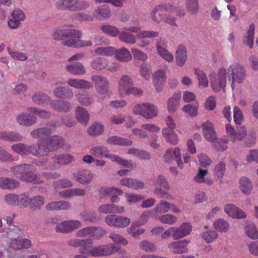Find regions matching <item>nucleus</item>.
Returning a JSON list of instances; mask_svg holds the SVG:
<instances>
[{
    "label": "nucleus",
    "mask_w": 258,
    "mask_h": 258,
    "mask_svg": "<svg viewBox=\"0 0 258 258\" xmlns=\"http://www.w3.org/2000/svg\"><path fill=\"white\" fill-rule=\"evenodd\" d=\"M228 74H229V80L231 82V86L233 90L236 88V83H242L246 77L244 68L239 63L230 65L228 70L224 67H221L216 74L210 76L211 87L214 91L219 92L224 90Z\"/></svg>",
    "instance_id": "1"
},
{
    "label": "nucleus",
    "mask_w": 258,
    "mask_h": 258,
    "mask_svg": "<svg viewBox=\"0 0 258 258\" xmlns=\"http://www.w3.org/2000/svg\"><path fill=\"white\" fill-rule=\"evenodd\" d=\"M131 33H138L137 37L140 39L155 38L159 35V33L157 31H141V27L137 25L123 29L122 31L119 33L118 35V38L121 41L125 43L134 44L136 43L137 38L135 35Z\"/></svg>",
    "instance_id": "2"
},
{
    "label": "nucleus",
    "mask_w": 258,
    "mask_h": 258,
    "mask_svg": "<svg viewBox=\"0 0 258 258\" xmlns=\"http://www.w3.org/2000/svg\"><path fill=\"white\" fill-rule=\"evenodd\" d=\"M90 153L94 156H101L109 159L111 161L115 162L119 165L125 167H132L133 164L131 161L122 159L115 155L110 154L108 148L103 146H97L92 147Z\"/></svg>",
    "instance_id": "3"
},
{
    "label": "nucleus",
    "mask_w": 258,
    "mask_h": 258,
    "mask_svg": "<svg viewBox=\"0 0 258 258\" xmlns=\"http://www.w3.org/2000/svg\"><path fill=\"white\" fill-rule=\"evenodd\" d=\"M34 169L30 165L22 164L13 166L10 168V172L14 175L18 176L22 180L27 182L39 183L36 180V176L33 173Z\"/></svg>",
    "instance_id": "4"
},
{
    "label": "nucleus",
    "mask_w": 258,
    "mask_h": 258,
    "mask_svg": "<svg viewBox=\"0 0 258 258\" xmlns=\"http://www.w3.org/2000/svg\"><path fill=\"white\" fill-rule=\"evenodd\" d=\"M116 250L115 246L112 244H110L106 245L91 246L82 248L80 252L82 254L88 256L98 257L110 255Z\"/></svg>",
    "instance_id": "5"
},
{
    "label": "nucleus",
    "mask_w": 258,
    "mask_h": 258,
    "mask_svg": "<svg viewBox=\"0 0 258 258\" xmlns=\"http://www.w3.org/2000/svg\"><path fill=\"white\" fill-rule=\"evenodd\" d=\"M133 113L149 119L156 117L158 114V110L153 104L143 103L135 105L133 108Z\"/></svg>",
    "instance_id": "6"
},
{
    "label": "nucleus",
    "mask_w": 258,
    "mask_h": 258,
    "mask_svg": "<svg viewBox=\"0 0 258 258\" xmlns=\"http://www.w3.org/2000/svg\"><path fill=\"white\" fill-rule=\"evenodd\" d=\"M105 223L110 227L119 228L126 227L131 223L129 218L117 215H108L105 218Z\"/></svg>",
    "instance_id": "7"
},
{
    "label": "nucleus",
    "mask_w": 258,
    "mask_h": 258,
    "mask_svg": "<svg viewBox=\"0 0 258 258\" xmlns=\"http://www.w3.org/2000/svg\"><path fill=\"white\" fill-rule=\"evenodd\" d=\"M165 162L170 163L175 160L178 166L183 168V163L181 160V154L180 149L179 147L170 148L165 151L163 156Z\"/></svg>",
    "instance_id": "8"
},
{
    "label": "nucleus",
    "mask_w": 258,
    "mask_h": 258,
    "mask_svg": "<svg viewBox=\"0 0 258 258\" xmlns=\"http://www.w3.org/2000/svg\"><path fill=\"white\" fill-rule=\"evenodd\" d=\"M57 7L60 9H68L73 11H78L87 8V3H79V0H58Z\"/></svg>",
    "instance_id": "9"
},
{
    "label": "nucleus",
    "mask_w": 258,
    "mask_h": 258,
    "mask_svg": "<svg viewBox=\"0 0 258 258\" xmlns=\"http://www.w3.org/2000/svg\"><path fill=\"white\" fill-rule=\"evenodd\" d=\"M169 210H171L174 213L177 214L180 212L179 209H178L174 204L162 200L153 210V217L155 218L160 216L159 214L162 213H166Z\"/></svg>",
    "instance_id": "10"
},
{
    "label": "nucleus",
    "mask_w": 258,
    "mask_h": 258,
    "mask_svg": "<svg viewBox=\"0 0 258 258\" xmlns=\"http://www.w3.org/2000/svg\"><path fill=\"white\" fill-rule=\"evenodd\" d=\"M167 80L165 71L162 69L156 70L152 76V82L157 93L161 92Z\"/></svg>",
    "instance_id": "11"
},
{
    "label": "nucleus",
    "mask_w": 258,
    "mask_h": 258,
    "mask_svg": "<svg viewBox=\"0 0 258 258\" xmlns=\"http://www.w3.org/2000/svg\"><path fill=\"white\" fill-rule=\"evenodd\" d=\"M94 83L96 90L100 97L106 94L109 90V82L106 78L100 76H94L91 78Z\"/></svg>",
    "instance_id": "12"
},
{
    "label": "nucleus",
    "mask_w": 258,
    "mask_h": 258,
    "mask_svg": "<svg viewBox=\"0 0 258 258\" xmlns=\"http://www.w3.org/2000/svg\"><path fill=\"white\" fill-rule=\"evenodd\" d=\"M80 35L76 29H68V28H57L53 30L52 37V38L55 40L61 41L63 44V40L66 39V37L69 36H78Z\"/></svg>",
    "instance_id": "13"
},
{
    "label": "nucleus",
    "mask_w": 258,
    "mask_h": 258,
    "mask_svg": "<svg viewBox=\"0 0 258 258\" xmlns=\"http://www.w3.org/2000/svg\"><path fill=\"white\" fill-rule=\"evenodd\" d=\"M202 132L204 138L209 142L213 143L217 139V135L213 123L207 120L202 124Z\"/></svg>",
    "instance_id": "14"
},
{
    "label": "nucleus",
    "mask_w": 258,
    "mask_h": 258,
    "mask_svg": "<svg viewBox=\"0 0 258 258\" xmlns=\"http://www.w3.org/2000/svg\"><path fill=\"white\" fill-rule=\"evenodd\" d=\"M22 234V231L17 227L10 229L9 235L10 237L9 243L11 247L16 249H22L21 237Z\"/></svg>",
    "instance_id": "15"
},
{
    "label": "nucleus",
    "mask_w": 258,
    "mask_h": 258,
    "mask_svg": "<svg viewBox=\"0 0 258 258\" xmlns=\"http://www.w3.org/2000/svg\"><path fill=\"white\" fill-rule=\"evenodd\" d=\"M225 213L232 219H244L246 213L233 204H226L223 208Z\"/></svg>",
    "instance_id": "16"
},
{
    "label": "nucleus",
    "mask_w": 258,
    "mask_h": 258,
    "mask_svg": "<svg viewBox=\"0 0 258 258\" xmlns=\"http://www.w3.org/2000/svg\"><path fill=\"white\" fill-rule=\"evenodd\" d=\"M189 243V241L186 239L172 241L168 244V248L174 254H182L187 252Z\"/></svg>",
    "instance_id": "17"
},
{
    "label": "nucleus",
    "mask_w": 258,
    "mask_h": 258,
    "mask_svg": "<svg viewBox=\"0 0 258 258\" xmlns=\"http://www.w3.org/2000/svg\"><path fill=\"white\" fill-rule=\"evenodd\" d=\"M134 85L133 79L127 75H123L118 81L117 91L120 96L126 95L131 87Z\"/></svg>",
    "instance_id": "18"
},
{
    "label": "nucleus",
    "mask_w": 258,
    "mask_h": 258,
    "mask_svg": "<svg viewBox=\"0 0 258 258\" xmlns=\"http://www.w3.org/2000/svg\"><path fill=\"white\" fill-rule=\"evenodd\" d=\"M100 192L101 198H103L105 196H109L111 197L110 201L112 203H117L119 200L117 196L121 195L123 194V191L117 188L110 187L102 188L100 190Z\"/></svg>",
    "instance_id": "19"
},
{
    "label": "nucleus",
    "mask_w": 258,
    "mask_h": 258,
    "mask_svg": "<svg viewBox=\"0 0 258 258\" xmlns=\"http://www.w3.org/2000/svg\"><path fill=\"white\" fill-rule=\"evenodd\" d=\"M187 58V49L185 46L180 45L175 52V61L178 67H182Z\"/></svg>",
    "instance_id": "20"
},
{
    "label": "nucleus",
    "mask_w": 258,
    "mask_h": 258,
    "mask_svg": "<svg viewBox=\"0 0 258 258\" xmlns=\"http://www.w3.org/2000/svg\"><path fill=\"white\" fill-rule=\"evenodd\" d=\"M181 94L179 92L174 93L170 97L167 102V109L170 113L175 112L180 103Z\"/></svg>",
    "instance_id": "21"
},
{
    "label": "nucleus",
    "mask_w": 258,
    "mask_h": 258,
    "mask_svg": "<svg viewBox=\"0 0 258 258\" xmlns=\"http://www.w3.org/2000/svg\"><path fill=\"white\" fill-rule=\"evenodd\" d=\"M28 111L29 112L22 113L17 116V121L20 125L30 126L36 122V118L30 114L31 113L29 111V109Z\"/></svg>",
    "instance_id": "22"
},
{
    "label": "nucleus",
    "mask_w": 258,
    "mask_h": 258,
    "mask_svg": "<svg viewBox=\"0 0 258 258\" xmlns=\"http://www.w3.org/2000/svg\"><path fill=\"white\" fill-rule=\"evenodd\" d=\"M98 211L101 213H122L124 212V207L118 206L113 204H106L100 205Z\"/></svg>",
    "instance_id": "23"
},
{
    "label": "nucleus",
    "mask_w": 258,
    "mask_h": 258,
    "mask_svg": "<svg viewBox=\"0 0 258 258\" xmlns=\"http://www.w3.org/2000/svg\"><path fill=\"white\" fill-rule=\"evenodd\" d=\"M213 227L217 232L225 233L228 232L230 228L228 221L223 218H219L213 222Z\"/></svg>",
    "instance_id": "24"
},
{
    "label": "nucleus",
    "mask_w": 258,
    "mask_h": 258,
    "mask_svg": "<svg viewBox=\"0 0 258 258\" xmlns=\"http://www.w3.org/2000/svg\"><path fill=\"white\" fill-rule=\"evenodd\" d=\"M208 170L199 168L197 175L194 177V180L199 183H206L211 185L214 183L213 179L209 177H206L208 173Z\"/></svg>",
    "instance_id": "25"
},
{
    "label": "nucleus",
    "mask_w": 258,
    "mask_h": 258,
    "mask_svg": "<svg viewBox=\"0 0 258 258\" xmlns=\"http://www.w3.org/2000/svg\"><path fill=\"white\" fill-rule=\"evenodd\" d=\"M177 239H180L189 235L192 231V226L189 222L182 223L179 227H175Z\"/></svg>",
    "instance_id": "26"
},
{
    "label": "nucleus",
    "mask_w": 258,
    "mask_h": 258,
    "mask_svg": "<svg viewBox=\"0 0 258 258\" xmlns=\"http://www.w3.org/2000/svg\"><path fill=\"white\" fill-rule=\"evenodd\" d=\"M194 71L198 80V87L200 89L207 88L209 82L206 73L199 68H194Z\"/></svg>",
    "instance_id": "27"
},
{
    "label": "nucleus",
    "mask_w": 258,
    "mask_h": 258,
    "mask_svg": "<svg viewBox=\"0 0 258 258\" xmlns=\"http://www.w3.org/2000/svg\"><path fill=\"white\" fill-rule=\"evenodd\" d=\"M53 93L57 98L71 99L74 96L72 90L66 86H59L54 89Z\"/></svg>",
    "instance_id": "28"
},
{
    "label": "nucleus",
    "mask_w": 258,
    "mask_h": 258,
    "mask_svg": "<svg viewBox=\"0 0 258 258\" xmlns=\"http://www.w3.org/2000/svg\"><path fill=\"white\" fill-rule=\"evenodd\" d=\"M162 135L165 141L171 145H176L179 142L178 136L174 130H170L167 127L163 128Z\"/></svg>",
    "instance_id": "29"
},
{
    "label": "nucleus",
    "mask_w": 258,
    "mask_h": 258,
    "mask_svg": "<svg viewBox=\"0 0 258 258\" xmlns=\"http://www.w3.org/2000/svg\"><path fill=\"white\" fill-rule=\"evenodd\" d=\"M30 153L38 156L46 155L48 152L50 151L49 150L48 147L46 146L45 142H40L38 146H30Z\"/></svg>",
    "instance_id": "30"
},
{
    "label": "nucleus",
    "mask_w": 258,
    "mask_h": 258,
    "mask_svg": "<svg viewBox=\"0 0 258 258\" xmlns=\"http://www.w3.org/2000/svg\"><path fill=\"white\" fill-rule=\"evenodd\" d=\"M67 83L69 86L77 89H88L93 86L91 83L82 79H70Z\"/></svg>",
    "instance_id": "31"
},
{
    "label": "nucleus",
    "mask_w": 258,
    "mask_h": 258,
    "mask_svg": "<svg viewBox=\"0 0 258 258\" xmlns=\"http://www.w3.org/2000/svg\"><path fill=\"white\" fill-rule=\"evenodd\" d=\"M77 181L81 184H86L90 182L93 178V174L90 171L83 170L74 174Z\"/></svg>",
    "instance_id": "32"
},
{
    "label": "nucleus",
    "mask_w": 258,
    "mask_h": 258,
    "mask_svg": "<svg viewBox=\"0 0 258 258\" xmlns=\"http://www.w3.org/2000/svg\"><path fill=\"white\" fill-rule=\"evenodd\" d=\"M115 58L120 61L128 62L132 60V55L131 52L125 47L116 49L115 52Z\"/></svg>",
    "instance_id": "33"
},
{
    "label": "nucleus",
    "mask_w": 258,
    "mask_h": 258,
    "mask_svg": "<svg viewBox=\"0 0 258 258\" xmlns=\"http://www.w3.org/2000/svg\"><path fill=\"white\" fill-rule=\"evenodd\" d=\"M200 236L207 243H211L218 239V234L214 230L206 229L202 231Z\"/></svg>",
    "instance_id": "34"
},
{
    "label": "nucleus",
    "mask_w": 258,
    "mask_h": 258,
    "mask_svg": "<svg viewBox=\"0 0 258 258\" xmlns=\"http://www.w3.org/2000/svg\"><path fill=\"white\" fill-rule=\"evenodd\" d=\"M254 28L255 26L254 24L251 23L249 25L246 33L243 37V43L249 46L250 48L252 47L253 44Z\"/></svg>",
    "instance_id": "35"
},
{
    "label": "nucleus",
    "mask_w": 258,
    "mask_h": 258,
    "mask_svg": "<svg viewBox=\"0 0 258 258\" xmlns=\"http://www.w3.org/2000/svg\"><path fill=\"white\" fill-rule=\"evenodd\" d=\"M19 186L16 180L7 177L0 178V188L4 189H13Z\"/></svg>",
    "instance_id": "36"
},
{
    "label": "nucleus",
    "mask_w": 258,
    "mask_h": 258,
    "mask_svg": "<svg viewBox=\"0 0 258 258\" xmlns=\"http://www.w3.org/2000/svg\"><path fill=\"white\" fill-rule=\"evenodd\" d=\"M106 142L109 145H117L119 146H131L133 141L118 136H111L107 138Z\"/></svg>",
    "instance_id": "37"
},
{
    "label": "nucleus",
    "mask_w": 258,
    "mask_h": 258,
    "mask_svg": "<svg viewBox=\"0 0 258 258\" xmlns=\"http://www.w3.org/2000/svg\"><path fill=\"white\" fill-rule=\"evenodd\" d=\"M51 107L54 110L60 111L67 112L72 108L71 103L66 101L57 100L51 103Z\"/></svg>",
    "instance_id": "38"
},
{
    "label": "nucleus",
    "mask_w": 258,
    "mask_h": 258,
    "mask_svg": "<svg viewBox=\"0 0 258 258\" xmlns=\"http://www.w3.org/2000/svg\"><path fill=\"white\" fill-rule=\"evenodd\" d=\"M75 116L79 122L82 124H86L89 119V114L86 109L77 107L75 110Z\"/></svg>",
    "instance_id": "39"
},
{
    "label": "nucleus",
    "mask_w": 258,
    "mask_h": 258,
    "mask_svg": "<svg viewBox=\"0 0 258 258\" xmlns=\"http://www.w3.org/2000/svg\"><path fill=\"white\" fill-rule=\"evenodd\" d=\"M252 187V183L248 178L243 176L240 178L239 188L244 194L249 195Z\"/></svg>",
    "instance_id": "40"
},
{
    "label": "nucleus",
    "mask_w": 258,
    "mask_h": 258,
    "mask_svg": "<svg viewBox=\"0 0 258 258\" xmlns=\"http://www.w3.org/2000/svg\"><path fill=\"white\" fill-rule=\"evenodd\" d=\"M67 70L70 73L75 75H81L86 73L84 66L80 62L74 64H68L66 66Z\"/></svg>",
    "instance_id": "41"
},
{
    "label": "nucleus",
    "mask_w": 258,
    "mask_h": 258,
    "mask_svg": "<svg viewBox=\"0 0 258 258\" xmlns=\"http://www.w3.org/2000/svg\"><path fill=\"white\" fill-rule=\"evenodd\" d=\"M104 131V125L99 122H95L88 128V133L92 137H97L102 134Z\"/></svg>",
    "instance_id": "42"
},
{
    "label": "nucleus",
    "mask_w": 258,
    "mask_h": 258,
    "mask_svg": "<svg viewBox=\"0 0 258 258\" xmlns=\"http://www.w3.org/2000/svg\"><path fill=\"white\" fill-rule=\"evenodd\" d=\"M59 194L62 197L69 198L76 196H84L85 194V190L80 188L66 189L60 191Z\"/></svg>",
    "instance_id": "43"
},
{
    "label": "nucleus",
    "mask_w": 258,
    "mask_h": 258,
    "mask_svg": "<svg viewBox=\"0 0 258 258\" xmlns=\"http://www.w3.org/2000/svg\"><path fill=\"white\" fill-rule=\"evenodd\" d=\"M71 206L68 202H51L46 206V208L49 210H66Z\"/></svg>",
    "instance_id": "44"
},
{
    "label": "nucleus",
    "mask_w": 258,
    "mask_h": 258,
    "mask_svg": "<svg viewBox=\"0 0 258 258\" xmlns=\"http://www.w3.org/2000/svg\"><path fill=\"white\" fill-rule=\"evenodd\" d=\"M156 50L159 55L167 62H171L173 60V55L160 44L156 45Z\"/></svg>",
    "instance_id": "45"
},
{
    "label": "nucleus",
    "mask_w": 258,
    "mask_h": 258,
    "mask_svg": "<svg viewBox=\"0 0 258 258\" xmlns=\"http://www.w3.org/2000/svg\"><path fill=\"white\" fill-rule=\"evenodd\" d=\"M108 61L104 58H97L91 62L92 68L96 70L100 71L106 69L108 67Z\"/></svg>",
    "instance_id": "46"
},
{
    "label": "nucleus",
    "mask_w": 258,
    "mask_h": 258,
    "mask_svg": "<svg viewBox=\"0 0 258 258\" xmlns=\"http://www.w3.org/2000/svg\"><path fill=\"white\" fill-rule=\"evenodd\" d=\"M0 139L10 142H17L21 141L22 137L18 133L1 132H0Z\"/></svg>",
    "instance_id": "47"
},
{
    "label": "nucleus",
    "mask_w": 258,
    "mask_h": 258,
    "mask_svg": "<svg viewBox=\"0 0 258 258\" xmlns=\"http://www.w3.org/2000/svg\"><path fill=\"white\" fill-rule=\"evenodd\" d=\"M198 104H188L182 107V111L189 116L193 117L198 115Z\"/></svg>",
    "instance_id": "48"
},
{
    "label": "nucleus",
    "mask_w": 258,
    "mask_h": 258,
    "mask_svg": "<svg viewBox=\"0 0 258 258\" xmlns=\"http://www.w3.org/2000/svg\"><path fill=\"white\" fill-rule=\"evenodd\" d=\"M160 222L163 224L174 225L177 222V218L172 214H166L156 217Z\"/></svg>",
    "instance_id": "49"
},
{
    "label": "nucleus",
    "mask_w": 258,
    "mask_h": 258,
    "mask_svg": "<svg viewBox=\"0 0 258 258\" xmlns=\"http://www.w3.org/2000/svg\"><path fill=\"white\" fill-rule=\"evenodd\" d=\"M245 232L246 235L251 239L258 238V230L255 225L252 223H248L246 224Z\"/></svg>",
    "instance_id": "50"
},
{
    "label": "nucleus",
    "mask_w": 258,
    "mask_h": 258,
    "mask_svg": "<svg viewBox=\"0 0 258 258\" xmlns=\"http://www.w3.org/2000/svg\"><path fill=\"white\" fill-rule=\"evenodd\" d=\"M51 133V130L48 128H42L33 130L31 132L32 136L34 138L46 139Z\"/></svg>",
    "instance_id": "51"
},
{
    "label": "nucleus",
    "mask_w": 258,
    "mask_h": 258,
    "mask_svg": "<svg viewBox=\"0 0 258 258\" xmlns=\"http://www.w3.org/2000/svg\"><path fill=\"white\" fill-rule=\"evenodd\" d=\"M45 142L46 146L49 148V150L51 151L57 149L62 144V141L60 138L53 136L50 138L49 140Z\"/></svg>",
    "instance_id": "52"
},
{
    "label": "nucleus",
    "mask_w": 258,
    "mask_h": 258,
    "mask_svg": "<svg viewBox=\"0 0 258 258\" xmlns=\"http://www.w3.org/2000/svg\"><path fill=\"white\" fill-rule=\"evenodd\" d=\"M44 204V198L41 196H34L32 198H30L29 207L31 209H40Z\"/></svg>",
    "instance_id": "53"
},
{
    "label": "nucleus",
    "mask_w": 258,
    "mask_h": 258,
    "mask_svg": "<svg viewBox=\"0 0 258 258\" xmlns=\"http://www.w3.org/2000/svg\"><path fill=\"white\" fill-rule=\"evenodd\" d=\"M94 51L97 55L110 56L114 54L115 49L112 47H100L95 49Z\"/></svg>",
    "instance_id": "54"
},
{
    "label": "nucleus",
    "mask_w": 258,
    "mask_h": 258,
    "mask_svg": "<svg viewBox=\"0 0 258 258\" xmlns=\"http://www.w3.org/2000/svg\"><path fill=\"white\" fill-rule=\"evenodd\" d=\"M124 196L127 203L130 205L138 203L144 198L141 195L133 192H126L125 193Z\"/></svg>",
    "instance_id": "55"
},
{
    "label": "nucleus",
    "mask_w": 258,
    "mask_h": 258,
    "mask_svg": "<svg viewBox=\"0 0 258 258\" xmlns=\"http://www.w3.org/2000/svg\"><path fill=\"white\" fill-rule=\"evenodd\" d=\"M77 31L80 33V35L78 36H69L66 37V39L63 40V44L69 47H77V43L80 38L82 37V33L79 30Z\"/></svg>",
    "instance_id": "56"
},
{
    "label": "nucleus",
    "mask_w": 258,
    "mask_h": 258,
    "mask_svg": "<svg viewBox=\"0 0 258 258\" xmlns=\"http://www.w3.org/2000/svg\"><path fill=\"white\" fill-rule=\"evenodd\" d=\"M99 228L96 227H87L83 228L79 231L77 233L78 237H86L94 235Z\"/></svg>",
    "instance_id": "57"
},
{
    "label": "nucleus",
    "mask_w": 258,
    "mask_h": 258,
    "mask_svg": "<svg viewBox=\"0 0 258 258\" xmlns=\"http://www.w3.org/2000/svg\"><path fill=\"white\" fill-rule=\"evenodd\" d=\"M94 15L99 19L106 18L110 16V11L106 6L100 7L95 10Z\"/></svg>",
    "instance_id": "58"
},
{
    "label": "nucleus",
    "mask_w": 258,
    "mask_h": 258,
    "mask_svg": "<svg viewBox=\"0 0 258 258\" xmlns=\"http://www.w3.org/2000/svg\"><path fill=\"white\" fill-rule=\"evenodd\" d=\"M12 150L15 152L21 155H25L30 152V147H27L25 145L18 143L11 146Z\"/></svg>",
    "instance_id": "59"
},
{
    "label": "nucleus",
    "mask_w": 258,
    "mask_h": 258,
    "mask_svg": "<svg viewBox=\"0 0 258 258\" xmlns=\"http://www.w3.org/2000/svg\"><path fill=\"white\" fill-rule=\"evenodd\" d=\"M225 133L229 138V140L233 143H236V131L230 123L226 124Z\"/></svg>",
    "instance_id": "60"
},
{
    "label": "nucleus",
    "mask_w": 258,
    "mask_h": 258,
    "mask_svg": "<svg viewBox=\"0 0 258 258\" xmlns=\"http://www.w3.org/2000/svg\"><path fill=\"white\" fill-rule=\"evenodd\" d=\"M186 7L189 13L191 14H196L199 9L198 0H186Z\"/></svg>",
    "instance_id": "61"
},
{
    "label": "nucleus",
    "mask_w": 258,
    "mask_h": 258,
    "mask_svg": "<svg viewBox=\"0 0 258 258\" xmlns=\"http://www.w3.org/2000/svg\"><path fill=\"white\" fill-rule=\"evenodd\" d=\"M164 16L161 12V8L157 7L155 8L151 13L152 20L156 23H159L164 20Z\"/></svg>",
    "instance_id": "62"
},
{
    "label": "nucleus",
    "mask_w": 258,
    "mask_h": 258,
    "mask_svg": "<svg viewBox=\"0 0 258 258\" xmlns=\"http://www.w3.org/2000/svg\"><path fill=\"white\" fill-rule=\"evenodd\" d=\"M101 30L104 33L115 37L118 35V30L114 26L110 25H104L101 26Z\"/></svg>",
    "instance_id": "63"
},
{
    "label": "nucleus",
    "mask_w": 258,
    "mask_h": 258,
    "mask_svg": "<svg viewBox=\"0 0 258 258\" xmlns=\"http://www.w3.org/2000/svg\"><path fill=\"white\" fill-rule=\"evenodd\" d=\"M216 99L215 96H210L205 100L204 108L206 110L213 111L216 106Z\"/></svg>",
    "instance_id": "64"
}]
</instances>
